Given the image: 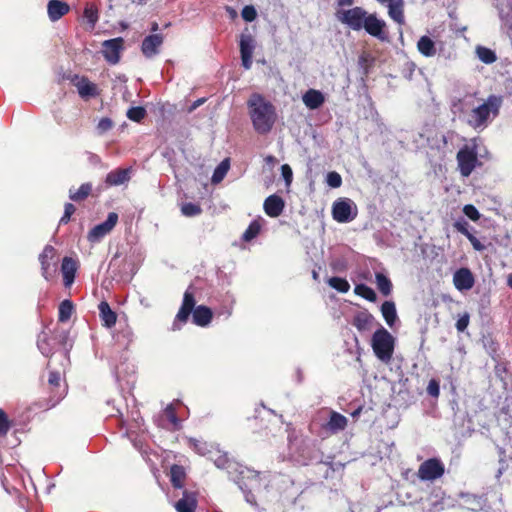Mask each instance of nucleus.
Instances as JSON below:
<instances>
[{
	"label": "nucleus",
	"mask_w": 512,
	"mask_h": 512,
	"mask_svg": "<svg viewBox=\"0 0 512 512\" xmlns=\"http://www.w3.org/2000/svg\"><path fill=\"white\" fill-rule=\"evenodd\" d=\"M338 20L354 31L364 29L369 35L381 40H387L385 32L386 23L379 19L376 14H369L362 7H353L338 12Z\"/></svg>",
	"instance_id": "1"
},
{
	"label": "nucleus",
	"mask_w": 512,
	"mask_h": 512,
	"mask_svg": "<svg viewBox=\"0 0 512 512\" xmlns=\"http://www.w3.org/2000/svg\"><path fill=\"white\" fill-rule=\"evenodd\" d=\"M503 103V95H488L481 104L468 113L466 117L467 125L478 132L485 130L499 116Z\"/></svg>",
	"instance_id": "2"
},
{
	"label": "nucleus",
	"mask_w": 512,
	"mask_h": 512,
	"mask_svg": "<svg viewBox=\"0 0 512 512\" xmlns=\"http://www.w3.org/2000/svg\"><path fill=\"white\" fill-rule=\"evenodd\" d=\"M247 105L254 130L260 135L268 134L277 118L274 105L257 93L250 97Z\"/></svg>",
	"instance_id": "3"
},
{
	"label": "nucleus",
	"mask_w": 512,
	"mask_h": 512,
	"mask_svg": "<svg viewBox=\"0 0 512 512\" xmlns=\"http://www.w3.org/2000/svg\"><path fill=\"white\" fill-rule=\"evenodd\" d=\"M192 314L193 323L200 327L207 326L212 320V311L210 308L200 305L195 308V298L192 292L186 290L183 296L182 305L175 316L172 324L173 330H180L189 316Z\"/></svg>",
	"instance_id": "4"
},
{
	"label": "nucleus",
	"mask_w": 512,
	"mask_h": 512,
	"mask_svg": "<svg viewBox=\"0 0 512 512\" xmlns=\"http://www.w3.org/2000/svg\"><path fill=\"white\" fill-rule=\"evenodd\" d=\"M219 469L226 470L229 478L234 481L240 490H243L241 479H251V487L259 486V471L250 469L241 465L240 463L230 459L227 453H222L220 450L214 449L209 457Z\"/></svg>",
	"instance_id": "5"
},
{
	"label": "nucleus",
	"mask_w": 512,
	"mask_h": 512,
	"mask_svg": "<svg viewBox=\"0 0 512 512\" xmlns=\"http://www.w3.org/2000/svg\"><path fill=\"white\" fill-rule=\"evenodd\" d=\"M372 348L379 360L388 363L394 351L393 336L384 327H380L372 336Z\"/></svg>",
	"instance_id": "6"
},
{
	"label": "nucleus",
	"mask_w": 512,
	"mask_h": 512,
	"mask_svg": "<svg viewBox=\"0 0 512 512\" xmlns=\"http://www.w3.org/2000/svg\"><path fill=\"white\" fill-rule=\"evenodd\" d=\"M357 206L349 198H340L333 203L332 216L338 223H349L357 217Z\"/></svg>",
	"instance_id": "7"
},
{
	"label": "nucleus",
	"mask_w": 512,
	"mask_h": 512,
	"mask_svg": "<svg viewBox=\"0 0 512 512\" xmlns=\"http://www.w3.org/2000/svg\"><path fill=\"white\" fill-rule=\"evenodd\" d=\"M55 258L56 249L51 245H46L42 253L39 255L41 274L47 281H51L57 275L58 265Z\"/></svg>",
	"instance_id": "8"
},
{
	"label": "nucleus",
	"mask_w": 512,
	"mask_h": 512,
	"mask_svg": "<svg viewBox=\"0 0 512 512\" xmlns=\"http://www.w3.org/2000/svg\"><path fill=\"white\" fill-rule=\"evenodd\" d=\"M445 466L438 458H430L422 462L418 469V477L423 481H434L444 475Z\"/></svg>",
	"instance_id": "9"
},
{
	"label": "nucleus",
	"mask_w": 512,
	"mask_h": 512,
	"mask_svg": "<svg viewBox=\"0 0 512 512\" xmlns=\"http://www.w3.org/2000/svg\"><path fill=\"white\" fill-rule=\"evenodd\" d=\"M118 221V215L115 212H110L107 216V219L94 226L88 233L87 239L91 243H97L101 241L107 234H109L112 229L115 227Z\"/></svg>",
	"instance_id": "10"
},
{
	"label": "nucleus",
	"mask_w": 512,
	"mask_h": 512,
	"mask_svg": "<svg viewBox=\"0 0 512 512\" xmlns=\"http://www.w3.org/2000/svg\"><path fill=\"white\" fill-rule=\"evenodd\" d=\"M123 43L124 40L121 37L105 40L102 43V54L109 64L115 65L119 62Z\"/></svg>",
	"instance_id": "11"
},
{
	"label": "nucleus",
	"mask_w": 512,
	"mask_h": 512,
	"mask_svg": "<svg viewBox=\"0 0 512 512\" xmlns=\"http://www.w3.org/2000/svg\"><path fill=\"white\" fill-rule=\"evenodd\" d=\"M457 163L460 174L463 177H468L476 166L477 156L473 150L467 147L462 148L457 153Z\"/></svg>",
	"instance_id": "12"
},
{
	"label": "nucleus",
	"mask_w": 512,
	"mask_h": 512,
	"mask_svg": "<svg viewBox=\"0 0 512 512\" xmlns=\"http://www.w3.org/2000/svg\"><path fill=\"white\" fill-rule=\"evenodd\" d=\"M164 38L161 34H151L146 36L141 44V51L146 58H152L159 53Z\"/></svg>",
	"instance_id": "13"
},
{
	"label": "nucleus",
	"mask_w": 512,
	"mask_h": 512,
	"mask_svg": "<svg viewBox=\"0 0 512 512\" xmlns=\"http://www.w3.org/2000/svg\"><path fill=\"white\" fill-rule=\"evenodd\" d=\"M254 48L255 45L253 38L250 35H242L240 40V54L242 66L246 70H249L252 66Z\"/></svg>",
	"instance_id": "14"
},
{
	"label": "nucleus",
	"mask_w": 512,
	"mask_h": 512,
	"mask_svg": "<svg viewBox=\"0 0 512 512\" xmlns=\"http://www.w3.org/2000/svg\"><path fill=\"white\" fill-rule=\"evenodd\" d=\"M474 277L468 268H460L453 275V283L457 290H470L474 285Z\"/></svg>",
	"instance_id": "15"
},
{
	"label": "nucleus",
	"mask_w": 512,
	"mask_h": 512,
	"mask_svg": "<svg viewBox=\"0 0 512 512\" xmlns=\"http://www.w3.org/2000/svg\"><path fill=\"white\" fill-rule=\"evenodd\" d=\"M285 203L284 200L276 195H270L268 196L263 204V208L265 213L272 218L278 217L283 212Z\"/></svg>",
	"instance_id": "16"
},
{
	"label": "nucleus",
	"mask_w": 512,
	"mask_h": 512,
	"mask_svg": "<svg viewBox=\"0 0 512 512\" xmlns=\"http://www.w3.org/2000/svg\"><path fill=\"white\" fill-rule=\"evenodd\" d=\"M77 262L71 257H64L61 264V272L63 275V282L66 288L70 287L74 280L77 271Z\"/></svg>",
	"instance_id": "17"
},
{
	"label": "nucleus",
	"mask_w": 512,
	"mask_h": 512,
	"mask_svg": "<svg viewBox=\"0 0 512 512\" xmlns=\"http://www.w3.org/2000/svg\"><path fill=\"white\" fill-rule=\"evenodd\" d=\"M347 422L348 420L344 415L331 411L329 419L323 428L331 434H337L346 428Z\"/></svg>",
	"instance_id": "18"
},
{
	"label": "nucleus",
	"mask_w": 512,
	"mask_h": 512,
	"mask_svg": "<svg viewBox=\"0 0 512 512\" xmlns=\"http://www.w3.org/2000/svg\"><path fill=\"white\" fill-rule=\"evenodd\" d=\"M131 168L116 169L106 175L105 182L109 186H119L129 182L131 179Z\"/></svg>",
	"instance_id": "19"
},
{
	"label": "nucleus",
	"mask_w": 512,
	"mask_h": 512,
	"mask_svg": "<svg viewBox=\"0 0 512 512\" xmlns=\"http://www.w3.org/2000/svg\"><path fill=\"white\" fill-rule=\"evenodd\" d=\"M177 512H195L197 507L196 494L184 490L182 497L174 505Z\"/></svg>",
	"instance_id": "20"
},
{
	"label": "nucleus",
	"mask_w": 512,
	"mask_h": 512,
	"mask_svg": "<svg viewBox=\"0 0 512 512\" xmlns=\"http://www.w3.org/2000/svg\"><path fill=\"white\" fill-rule=\"evenodd\" d=\"M69 5L60 0H50L47 4L49 19L53 22L59 20L69 12Z\"/></svg>",
	"instance_id": "21"
},
{
	"label": "nucleus",
	"mask_w": 512,
	"mask_h": 512,
	"mask_svg": "<svg viewBox=\"0 0 512 512\" xmlns=\"http://www.w3.org/2000/svg\"><path fill=\"white\" fill-rule=\"evenodd\" d=\"M303 103L310 110L318 109L325 102L323 93L319 90L309 89L302 96Z\"/></svg>",
	"instance_id": "22"
},
{
	"label": "nucleus",
	"mask_w": 512,
	"mask_h": 512,
	"mask_svg": "<svg viewBox=\"0 0 512 512\" xmlns=\"http://www.w3.org/2000/svg\"><path fill=\"white\" fill-rule=\"evenodd\" d=\"M387 7L389 17L397 24L403 25L405 23L404 0H395L387 3Z\"/></svg>",
	"instance_id": "23"
},
{
	"label": "nucleus",
	"mask_w": 512,
	"mask_h": 512,
	"mask_svg": "<svg viewBox=\"0 0 512 512\" xmlns=\"http://www.w3.org/2000/svg\"><path fill=\"white\" fill-rule=\"evenodd\" d=\"M374 317L367 311L357 313L353 319V325L360 332L369 331L372 328Z\"/></svg>",
	"instance_id": "24"
},
{
	"label": "nucleus",
	"mask_w": 512,
	"mask_h": 512,
	"mask_svg": "<svg viewBox=\"0 0 512 512\" xmlns=\"http://www.w3.org/2000/svg\"><path fill=\"white\" fill-rule=\"evenodd\" d=\"M98 308H99V315L103 322V325L107 328L113 327L116 323L117 315L110 308L109 304L106 301H102V302H100Z\"/></svg>",
	"instance_id": "25"
},
{
	"label": "nucleus",
	"mask_w": 512,
	"mask_h": 512,
	"mask_svg": "<svg viewBox=\"0 0 512 512\" xmlns=\"http://www.w3.org/2000/svg\"><path fill=\"white\" fill-rule=\"evenodd\" d=\"M419 53L425 57H433L436 54L435 42L429 36H422L417 42Z\"/></svg>",
	"instance_id": "26"
},
{
	"label": "nucleus",
	"mask_w": 512,
	"mask_h": 512,
	"mask_svg": "<svg viewBox=\"0 0 512 512\" xmlns=\"http://www.w3.org/2000/svg\"><path fill=\"white\" fill-rule=\"evenodd\" d=\"M381 313L386 324L389 327H393L398 319L395 303L393 301H385L381 305Z\"/></svg>",
	"instance_id": "27"
},
{
	"label": "nucleus",
	"mask_w": 512,
	"mask_h": 512,
	"mask_svg": "<svg viewBox=\"0 0 512 512\" xmlns=\"http://www.w3.org/2000/svg\"><path fill=\"white\" fill-rule=\"evenodd\" d=\"M76 87L79 95L82 98L95 97L97 95V87L94 83L90 82L86 78L80 79L76 83Z\"/></svg>",
	"instance_id": "28"
},
{
	"label": "nucleus",
	"mask_w": 512,
	"mask_h": 512,
	"mask_svg": "<svg viewBox=\"0 0 512 512\" xmlns=\"http://www.w3.org/2000/svg\"><path fill=\"white\" fill-rule=\"evenodd\" d=\"M499 17L507 24L512 25V7L508 0H495Z\"/></svg>",
	"instance_id": "29"
},
{
	"label": "nucleus",
	"mask_w": 512,
	"mask_h": 512,
	"mask_svg": "<svg viewBox=\"0 0 512 512\" xmlns=\"http://www.w3.org/2000/svg\"><path fill=\"white\" fill-rule=\"evenodd\" d=\"M230 169V159H223L219 165L214 169V172L211 177V182L213 184H219L226 176Z\"/></svg>",
	"instance_id": "30"
},
{
	"label": "nucleus",
	"mask_w": 512,
	"mask_h": 512,
	"mask_svg": "<svg viewBox=\"0 0 512 512\" xmlns=\"http://www.w3.org/2000/svg\"><path fill=\"white\" fill-rule=\"evenodd\" d=\"M375 282L378 290L384 295L389 296L392 292L391 280L382 272L375 274Z\"/></svg>",
	"instance_id": "31"
},
{
	"label": "nucleus",
	"mask_w": 512,
	"mask_h": 512,
	"mask_svg": "<svg viewBox=\"0 0 512 512\" xmlns=\"http://www.w3.org/2000/svg\"><path fill=\"white\" fill-rule=\"evenodd\" d=\"M475 53L478 59L485 64H492L497 60L496 53L492 49L481 45L476 46Z\"/></svg>",
	"instance_id": "32"
},
{
	"label": "nucleus",
	"mask_w": 512,
	"mask_h": 512,
	"mask_svg": "<svg viewBox=\"0 0 512 512\" xmlns=\"http://www.w3.org/2000/svg\"><path fill=\"white\" fill-rule=\"evenodd\" d=\"M261 480H262L261 472H259V486L253 488V487H251V483H253L251 481V479H241V484L243 486V490H241V491L244 493L246 502L253 506L256 505V499H255V496L253 495V493L251 492V490L260 488Z\"/></svg>",
	"instance_id": "33"
},
{
	"label": "nucleus",
	"mask_w": 512,
	"mask_h": 512,
	"mask_svg": "<svg viewBox=\"0 0 512 512\" xmlns=\"http://www.w3.org/2000/svg\"><path fill=\"white\" fill-rule=\"evenodd\" d=\"M83 16L89 24L90 28L93 29L99 20L98 7L94 3L86 4Z\"/></svg>",
	"instance_id": "34"
},
{
	"label": "nucleus",
	"mask_w": 512,
	"mask_h": 512,
	"mask_svg": "<svg viewBox=\"0 0 512 512\" xmlns=\"http://www.w3.org/2000/svg\"><path fill=\"white\" fill-rule=\"evenodd\" d=\"M92 191V185L91 183H83L79 189L77 190H74V189H70L69 190V198L72 200V201H82L84 199H86L89 194L91 193Z\"/></svg>",
	"instance_id": "35"
},
{
	"label": "nucleus",
	"mask_w": 512,
	"mask_h": 512,
	"mask_svg": "<svg viewBox=\"0 0 512 512\" xmlns=\"http://www.w3.org/2000/svg\"><path fill=\"white\" fill-rule=\"evenodd\" d=\"M189 445L192 447L199 455L208 456L213 453L214 449L211 445L201 440L195 438H189Z\"/></svg>",
	"instance_id": "36"
},
{
	"label": "nucleus",
	"mask_w": 512,
	"mask_h": 512,
	"mask_svg": "<svg viewBox=\"0 0 512 512\" xmlns=\"http://www.w3.org/2000/svg\"><path fill=\"white\" fill-rule=\"evenodd\" d=\"M37 347L42 355L46 357H50L53 354V347L50 343L48 334L45 331H42L37 340Z\"/></svg>",
	"instance_id": "37"
},
{
	"label": "nucleus",
	"mask_w": 512,
	"mask_h": 512,
	"mask_svg": "<svg viewBox=\"0 0 512 512\" xmlns=\"http://www.w3.org/2000/svg\"><path fill=\"white\" fill-rule=\"evenodd\" d=\"M73 311L74 305L72 301L68 299L63 300L59 305L58 320L63 323L67 322L71 318Z\"/></svg>",
	"instance_id": "38"
},
{
	"label": "nucleus",
	"mask_w": 512,
	"mask_h": 512,
	"mask_svg": "<svg viewBox=\"0 0 512 512\" xmlns=\"http://www.w3.org/2000/svg\"><path fill=\"white\" fill-rule=\"evenodd\" d=\"M354 293L369 302H375L377 299L375 291L366 284H357L354 288Z\"/></svg>",
	"instance_id": "39"
},
{
	"label": "nucleus",
	"mask_w": 512,
	"mask_h": 512,
	"mask_svg": "<svg viewBox=\"0 0 512 512\" xmlns=\"http://www.w3.org/2000/svg\"><path fill=\"white\" fill-rule=\"evenodd\" d=\"M464 503L468 505V508L472 511L481 510L485 505L486 500L482 496L466 494L463 496Z\"/></svg>",
	"instance_id": "40"
},
{
	"label": "nucleus",
	"mask_w": 512,
	"mask_h": 512,
	"mask_svg": "<svg viewBox=\"0 0 512 512\" xmlns=\"http://www.w3.org/2000/svg\"><path fill=\"white\" fill-rule=\"evenodd\" d=\"M328 285L340 293H347L350 289L349 282L341 277L329 278Z\"/></svg>",
	"instance_id": "41"
},
{
	"label": "nucleus",
	"mask_w": 512,
	"mask_h": 512,
	"mask_svg": "<svg viewBox=\"0 0 512 512\" xmlns=\"http://www.w3.org/2000/svg\"><path fill=\"white\" fill-rule=\"evenodd\" d=\"M261 230V225L257 220H253L242 235V239L249 242L256 238Z\"/></svg>",
	"instance_id": "42"
},
{
	"label": "nucleus",
	"mask_w": 512,
	"mask_h": 512,
	"mask_svg": "<svg viewBox=\"0 0 512 512\" xmlns=\"http://www.w3.org/2000/svg\"><path fill=\"white\" fill-rule=\"evenodd\" d=\"M171 483L174 488L180 489L183 487L182 480L184 477V472L182 467L178 465H174L171 467Z\"/></svg>",
	"instance_id": "43"
},
{
	"label": "nucleus",
	"mask_w": 512,
	"mask_h": 512,
	"mask_svg": "<svg viewBox=\"0 0 512 512\" xmlns=\"http://www.w3.org/2000/svg\"><path fill=\"white\" fill-rule=\"evenodd\" d=\"M145 116L146 110L141 106L131 107L127 111V117L134 122H140Z\"/></svg>",
	"instance_id": "44"
},
{
	"label": "nucleus",
	"mask_w": 512,
	"mask_h": 512,
	"mask_svg": "<svg viewBox=\"0 0 512 512\" xmlns=\"http://www.w3.org/2000/svg\"><path fill=\"white\" fill-rule=\"evenodd\" d=\"M181 212L184 216L193 217L199 215L202 209L198 204L188 202L182 205Z\"/></svg>",
	"instance_id": "45"
},
{
	"label": "nucleus",
	"mask_w": 512,
	"mask_h": 512,
	"mask_svg": "<svg viewBox=\"0 0 512 512\" xmlns=\"http://www.w3.org/2000/svg\"><path fill=\"white\" fill-rule=\"evenodd\" d=\"M114 338L115 341L123 347H127L133 341V335L129 329H126L120 334L115 335Z\"/></svg>",
	"instance_id": "46"
},
{
	"label": "nucleus",
	"mask_w": 512,
	"mask_h": 512,
	"mask_svg": "<svg viewBox=\"0 0 512 512\" xmlns=\"http://www.w3.org/2000/svg\"><path fill=\"white\" fill-rule=\"evenodd\" d=\"M326 183L331 188H339L342 185V177L338 172L331 171L326 175Z\"/></svg>",
	"instance_id": "47"
},
{
	"label": "nucleus",
	"mask_w": 512,
	"mask_h": 512,
	"mask_svg": "<svg viewBox=\"0 0 512 512\" xmlns=\"http://www.w3.org/2000/svg\"><path fill=\"white\" fill-rule=\"evenodd\" d=\"M10 429V421L7 414L0 408V436H5Z\"/></svg>",
	"instance_id": "48"
},
{
	"label": "nucleus",
	"mask_w": 512,
	"mask_h": 512,
	"mask_svg": "<svg viewBox=\"0 0 512 512\" xmlns=\"http://www.w3.org/2000/svg\"><path fill=\"white\" fill-rule=\"evenodd\" d=\"M463 213L472 221H478L481 216L477 208L472 204L465 205L463 207Z\"/></svg>",
	"instance_id": "49"
},
{
	"label": "nucleus",
	"mask_w": 512,
	"mask_h": 512,
	"mask_svg": "<svg viewBox=\"0 0 512 512\" xmlns=\"http://www.w3.org/2000/svg\"><path fill=\"white\" fill-rule=\"evenodd\" d=\"M113 127V122L110 118L108 117H104V118H101L97 124V132L99 134H104L106 133L107 131H109L110 129H112Z\"/></svg>",
	"instance_id": "50"
},
{
	"label": "nucleus",
	"mask_w": 512,
	"mask_h": 512,
	"mask_svg": "<svg viewBox=\"0 0 512 512\" xmlns=\"http://www.w3.org/2000/svg\"><path fill=\"white\" fill-rule=\"evenodd\" d=\"M454 227L458 232L465 235L467 239L469 238V235H472V233L468 229L469 223L463 218L456 220L454 223Z\"/></svg>",
	"instance_id": "51"
},
{
	"label": "nucleus",
	"mask_w": 512,
	"mask_h": 512,
	"mask_svg": "<svg viewBox=\"0 0 512 512\" xmlns=\"http://www.w3.org/2000/svg\"><path fill=\"white\" fill-rule=\"evenodd\" d=\"M165 416L173 424L174 428H179V419L176 416L175 409L172 404L168 405L164 410Z\"/></svg>",
	"instance_id": "52"
},
{
	"label": "nucleus",
	"mask_w": 512,
	"mask_h": 512,
	"mask_svg": "<svg viewBox=\"0 0 512 512\" xmlns=\"http://www.w3.org/2000/svg\"><path fill=\"white\" fill-rule=\"evenodd\" d=\"M469 321H470V316L467 312L460 315V317L457 319L456 324H455L457 331L464 332L469 325Z\"/></svg>",
	"instance_id": "53"
},
{
	"label": "nucleus",
	"mask_w": 512,
	"mask_h": 512,
	"mask_svg": "<svg viewBox=\"0 0 512 512\" xmlns=\"http://www.w3.org/2000/svg\"><path fill=\"white\" fill-rule=\"evenodd\" d=\"M281 175L285 181L286 186L289 187L293 180V172L288 164H283L281 166Z\"/></svg>",
	"instance_id": "54"
},
{
	"label": "nucleus",
	"mask_w": 512,
	"mask_h": 512,
	"mask_svg": "<svg viewBox=\"0 0 512 512\" xmlns=\"http://www.w3.org/2000/svg\"><path fill=\"white\" fill-rule=\"evenodd\" d=\"M242 18L247 22L255 20L257 13L253 6H245L241 12Z\"/></svg>",
	"instance_id": "55"
},
{
	"label": "nucleus",
	"mask_w": 512,
	"mask_h": 512,
	"mask_svg": "<svg viewBox=\"0 0 512 512\" xmlns=\"http://www.w3.org/2000/svg\"><path fill=\"white\" fill-rule=\"evenodd\" d=\"M427 393L434 398H437L439 396L440 385L436 379H431L429 381L428 386H427Z\"/></svg>",
	"instance_id": "56"
},
{
	"label": "nucleus",
	"mask_w": 512,
	"mask_h": 512,
	"mask_svg": "<svg viewBox=\"0 0 512 512\" xmlns=\"http://www.w3.org/2000/svg\"><path fill=\"white\" fill-rule=\"evenodd\" d=\"M499 454H500V459H499V468H498V471L496 473V477L499 478L503 472L507 469V463L504 459V456H505V450L503 448H499Z\"/></svg>",
	"instance_id": "57"
},
{
	"label": "nucleus",
	"mask_w": 512,
	"mask_h": 512,
	"mask_svg": "<svg viewBox=\"0 0 512 512\" xmlns=\"http://www.w3.org/2000/svg\"><path fill=\"white\" fill-rule=\"evenodd\" d=\"M468 240L470 241L471 245L476 251H484L486 249V246L481 243V241L476 238L473 234L469 235Z\"/></svg>",
	"instance_id": "58"
},
{
	"label": "nucleus",
	"mask_w": 512,
	"mask_h": 512,
	"mask_svg": "<svg viewBox=\"0 0 512 512\" xmlns=\"http://www.w3.org/2000/svg\"><path fill=\"white\" fill-rule=\"evenodd\" d=\"M61 381V375L57 371H52L49 374L48 382L51 386H59Z\"/></svg>",
	"instance_id": "59"
},
{
	"label": "nucleus",
	"mask_w": 512,
	"mask_h": 512,
	"mask_svg": "<svg viewBox=\"0 0 512 512\" xmlns=\"http://www.w3.org/2000/svg\"><path fill=\"white\" fill-rule=\"evenodd\" d=\"M306 450L308 452V455L307 456H303V459L299 460V462L303 465H308L309 462L313 461L314 459H316V457L312 456V453H314L315 451H313L311 448L309 447H306Z\"/></svg>",
	"instance_id": "60"
},
{
	"label": "nucleus",
	"mask_w": 512,
	"mask_h": 512,
	"mask_svg": "<svg viewBox=\"0 0 512 512\" xmlns=\"http://www.w3.org/2000/svg\"><path fill=\"white\" fill-rule=\"evenodd\" d=\"M206 101V98H199L197 100H195L189 107V112H192L194 110H196L199 106H201L202 104H204Z\"/></svg>",
	"instance_id": "61"
},
{
	"label": "nucleus",
	"mask_w": 512,
	"mask_h": 512,
	"mask_svg": "<svg viewBox=\"0 0 512 512\" xmlns=\"http://www.w3.org/2000/svg\"><path fill=\"white\" fill-rule=\"evenodd\" d=\"M75 212V206L72 203H66L64 213L71 216Z\"/></svg>",
	"instance_id": "62"
},
{
	"label": "nucleus",
	"mask_w": 512,
	"mask_h": 512,
	"mask_svg": "<svg viewBox=\"0 0 512 512\" xmlns=\"http://www.w3.org/2000/svg\"><path fill=\"white\" fill-rule=\"evenodd\" d=\"M354 0H337V4L339 6H350L352 5Z\"/></svg>",
	"instance_id": "63"
},
{
	"label": "nucleus",
	"mask_w": 512,
	"mask_h": 512,
	"mask_svg": "<svg viewBox=\"0 0 512 512\" xmlns=\"http://www.w3.org/2000/svg\"><path fill=\"white\" fill-rule=\"evenodd\" d=\"M70 218L71 216L64 213L59 221V224H67L70 221Z\"/></svg>",
	"instance_id": "64"
}]
</instances>
